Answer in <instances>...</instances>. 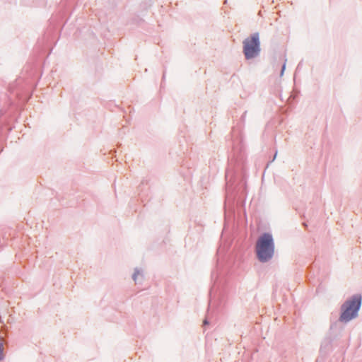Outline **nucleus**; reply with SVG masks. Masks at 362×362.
I'll return each mask as SVG.
<instances>
[{
	"instance_id": "1",
	"label": "nucleus",
	"mask_w": 362,
	"mask_h": 362,
	"mask_svg": "<svg viewBox=\"0 0 362 362\" xmlns=\"http://www.w3.org/2000/svg\"><path fill=\"white\" fill-rule=\"evenodd\" d=\"M274 242L272 236L264 233L258 239L256 244V252L261 262H266L272 258L274 254Z\"/></svg>"
},
{
	"instance_id": "2",
	"label": "nucleus",
	"mask_w": 362,
	"mask_h": 362,
	"mask_svg": "<svg viewBox=\"0 0 362 362\" xmlns=\"http://www.w3.org/2000/svg\"><path fill=\"white\" fill-rule=\"evenodd\" d=\"M361 305V296H354L351 299L346 300L341 306V314L340 321L347 322L358 315V311Z\"/></svg>"
},
{
	"instance_id": "3",
	"label": "nucleus",
	"mask_w": 362,
	"mask_h": 362,
	"mask_svg": "<svg viewBox=\"0 0 362 362\" xmlns=\"http://www.w3.org/2000/svg\"><path fill=\"white\" fill-rule=\"evenodd\" d=\"M260 51L259 35L255 33L243 42V52L246 59L257 57Z\"/></svg>"
},
{
	"instance_id": "4",
	"label": "nucleus",
	"mask_w": 362,
	"mask_h": 362,
	"mask_svg": "<svg viewBox=\"0 0 362 362\" xmlns=\"http://www.w3.org/2000/svg\"><path fill=\"white\" fill-rule=\"evenodd\" d=\"M4 358V354H3V345L0 343V361L2 360Z\"/></svg>"
},
{
	"instance_id": "5",
	"label": "nucleus",
	"mask_w": 362,
	"mask_h": 362,
	"mask_svg": "<svg viewBox=\"0 0 362 362\" xmlns=\"http://www.w3.org/2000/svg\"><path fill=\"white\" fill-rule=\"evenodd\" d=\"M139 274V272H136L134 273V276H133V279L134 281L136 280V276Z\"/></svg>"
},
{
	"instance_id": "6",
	"label": "nucleus",
	"mask_w": 362,
	"mask_h": 362,
	"mask_svg": "<svg viewBox=\"0 0 362 362\" xmlns=\"http://www.w3.org/2000/svg\"><path fill=\"white\" fill-rule=\"evenodd\" d=\"M284 69H285V64L282 67L281 75L283 74Z\"/></svg>"
}]
</instances>
